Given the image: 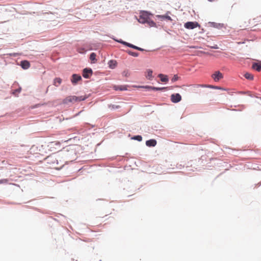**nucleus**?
<instances>
[{
	"label": "nucleus",
	"instance_id": "33",
	"mask_svg": "<svg viewBox=\"0 0 261 261\" xmlns=\"http://www.w3.org/2000/svg\"><path fill=\"white\" fill-rule=\"evenodd\" d=\"M80 49H86V48H84V47H82V48H80Z\"/></svg>",
	"mask_w": 261,
	"mask_h": 261
},
{
	"label": "nucleus",
	"instance_id": "23",
	"mask_svg": "<svg viewBox=\"0 0 261 261\" xmlns=\"http://www.w3.org/2000/svg\"><path fill=\"white\" fill-rule=\"evenodd\" d=\"M244 76L247 80H253V75L250 73H248V72L244 74Z\"/></svg>",
	"mask_w": 261,
	"mask_h": 261
},
{
	"label": "nucleus",
	"instance_id": "5",
	"mask_svg": "<svg viewBox=\"0 0 261 261\" xmlns=\"http://www.w3.org/2000/svg\"><path fill=\"white\" fill-rule=\"evenodd\" d=\"M198 26L199 24L196 21H188L184 24L185 28L187 29H194Z\"/></svg>",
	"mask_w": 261,
	"mask_h": 261
},
{
	"label": "nucleus",
	"instance_id": "29",
	"mask_svg": "<svg viewBox=\"0 0 261 261\" xmlns=\"http://www.w3.org/2000/svg\"><path fill=\"white\" fill-rule=\"evenodd\" d=\"M8 182V180L7 179H3L0 180V184H6Z\"/></svg>",
	"mask_w": 261,
	"mask_h": 261
},
{
	"label": "nucleus",
	"instance_id": "17",
	"mask_svg": "<svg viewBox=\"0 0 261 261\" xmlns=\"http://www.w3.org/2000/svg\"><path fill=\"white\" fill-rule=\"evenodd\" d=\"M158 76L160 78L161 81L164 83H167L168 82V78L167 75L163 74H159Z\"/></svg>",
	"mask_w": 261,
	"mask_h": 261
},
{
	"label": "nucleus",
	"instance_id": "21",
	"mask_svg": "<svg viewBox=\"0 0 261 261\" xmlns=\"http://www.w3.org/2000/svg\"><path fill=\"white\" fill-rule=\"evenodd\" d=\"M252 68L257 71H260L261 70V66L257 63H254L252 65Z\"/></svg>",
	"mask_w": 261,
	"mask_h": 261
},
{
	"label": "nucleus",
	"instance_id": "26",
	"mask_svg": "<svg viewBox=\"0 0 261 261\" xmlns=\"http://www.w3.org/2000/svg\"><path fill=\"white\" fill-rule=\"evenodd\" d=\"M133 138L134 139L138 140V141H141L142 140V137L140 135L136 136Z\"/></svg>",
	"mask_w": 261,
	"mask_h": 261
},
{
	"label": "nucleus",
	"instance_id": "25",
	"mask_svg": "<svg viewBox=\"0 0 261 261\" xmlns=\"http://www.w3.org/2000/svg\"><path fill=\"white\" fill-rule=\"evenodd\" d=\"M122 75L124 76H125V77L128 76L129 75V73L128 70H126L123 71V72H122Z\"/></svg>",
	"mask_w": 261,
	"mask_h": 261
},
{
	"label": "nucleus",
	"instance_id": "24",
	"mask_svg": "<svg viewBox=\"0 0 261 261\" xmlns=\"http://www.w3.org/2000/svg\"><path fill=\"white\" fill-rule=\"evenodd\" d=\"M96 55L94 53H92L91 55H90V59L92 62V63H95V62L96 61Z\"/></svg>",
	"mask_w": 261,
	"mask_h": 261
},
{
	"label": "nucleus",
	"instance_id": "15",
	"mask_svg": "<svg viewBox=\"0 0 261 261\" xmlns=\"http://www.w3.org/2000/svg\"><path fill=\"white\" fill-rule=\"evenodd\" d=\"M156 144V141L154 139H150L146 142V145L148 147H154Z\"/></svg>",
	"mask_w": 261,
	"mask_h": 261
},
{
	"label": "nucleus",
	"instance_id": "9",
	"mask_svg": "<svg viewBox=\"0 0 261 261\" xmlns=\"http://www.w3.org/2000/svg\"><path fill=\"white\" fill-rule=\"evenodd\" d=\"M117 41L124 44L126 47H129L133 49H142V48H141L140 47H138V46L133 45L131 43L124 41L121 39H120L119 40H117Z\"/></svg>",
	"mask_w": 261,
	"mask_h": 261
},
{
	"label": "nucleus",
	"instance_id": "32",
	"mask_svg": "<svg viewBox=\"0 0 261 261\" xmlns=\"http://www.w3.org/2000/svg\"><path fill=\"white\" fill-rule=\"evenodd\" d=\"M88 49H93V47L92 46H91L90 47H89Z\"/></svg>",
	"mask_w": 261,
	"mask_h": 261
},
{
	"label": "nucleus",
	"instance_id": "7",
	"mask_svg": "<svg viewBox=\"0 0 261 261\" xmlns=\"http://www.w3.org/2000/svg\"><path fill=\"white\" fill-rule=\"evenodd\" d=\"M169 14H171V12L167 11L165 15H156V17L160 19L161 20L167 19L168 20L172 21V19L169 15Z\"/></svg>",
	"mask_w": 261,
	"mask_h": 261
},
{
	"label": "nucleus",
	"instance_id": "22",
	"mask_svg": "<svg viewBox=\"0 0 261 261\" xmlns=\"http://www.w3.org/2000/svg\"><path fill=\"white\" fill-rule=\"evenodd\" d=\"M149 27H153L156 26V23L152 20L150 18L148 19L147 21L146 22Z\"/></svg>",
	"mask_w": 261,
	"mask_h": 261
},
{
	"label": "nucleus",
	"instance_id": "34",
	"mask_svg": "<svg viewBox=\"0 0 261 261\" xmlns=\"http://www.w3.org/2000/svg\"><path fill=\"white\" fill-rule=\"evenodd\" d=\"M209 2H213L214 0H208Z\"/></svg>",
	"mask_w": 261,
	"mask_h": 261
},
{
	"label": "nucleus",
	"instance_id": "12",
	"mask_svg": "<svg viewBox=\"0 0 261 261\" xmlns=\"http://www.w3.org/2000/svg\"><path fill=\"white\" fill-rule=\"evenodd\" d=\"M153 71L150 69H148L145 71V77L147 79L149 80H152L153 78V76L152 75Z\"/></svg>",
	"mask_w": 261,
	"mask_h": 261
},
{
	"label": "nucleus",
	"instance_id": "11",
	"mask_svg": "<svg viewBox=\"0 0 261 261\" xmlns=\"http://www.w3.org/2000/svg\"><path fill=\"white\" fill-rule=\"evenodd\" d=\"M82 80L81 75L76 74H73L72 75L71 82L73 85H75L77 83Z\"/></svg>",
	"mask_w": 261,
	"mask_h": 261
},
{
	"label": "nucleus",
	"instance_id": "35",
	"mask_svg": "<svg viewBox=\"0 0 261 261\" xmlns=\"http://www.w3.org/2000/svg\"><path fill=\"white\" fill-rule=\"evenodd\" d=\"M259 98H260V99L261 100V97H260Z\"/></svg>",
	"mask_w": 261,
	"mask_h": 261
},
{
	"label": "nucleus",
	"instance_id": "28",
	"mask_svg": "<svg viewBox=\"0 0 261 261\" xmlns=\"http://www.w3.org/2000/svg\"><path fill=\"white\" fill-rule=\"evenodd\" d=\"M115 90H126V88L124 87V86H121L120 87H118V88H115Z\"/></svg>",
	"mask_w": 261,
	"mask_h": 261
},
{
	"label": "nucleus",
	"instance_id": "10",
	"mask_svg": "<svg viewBox=\"0 0 261 261\" xmlns=\"http://www.w3.org/2000/svg\"><path fill=\"white\" fill-rule=\"evenodd\" d=\"M92 74V70L90 68H85L83 71V76L86 79H88Z\"/></svg>",
	"mask_w": 261,
	"mask_h": 261
},
{
	"label": "nucleus",
	"instance_id": "18",
	"mask_svg": "<svg viewBox=\"0 0 261 261\" xmlns=\"http://www.w3.org/2000/svg\"><path fill=\"white\" fill-rule=\"evenodd\" d=\"M109 66L111 69H114L116 67L117 62L115 60H110L108 62Z\"/></svg>",
	"mask_w": 261,
	"mask_h": 261
},
{
	"label": "nucleus",
	"instance_id": "6",
	"mask_svg": "<svg viewBox=\"0 0 261 261\" xmlns=\"http://www.w3.org/2000/svg\"><path fill=\"white\" fill-rule=\"evenodd\" d=\"M212 77L215 82H218L223 78V75L219 71H216L212 75Z\"/></svg>",
	"mask_w": 261,
	"mask_h": 261
},
{
	"label": "nucleus",
	"instance_id": "16",
	"mask_svg": "<svg viewBox=\"0 0 261 261\" xmlns=\"http://www.w3.org/2000/svg\"><path fill=\"white\" fill-rule=\"evenodd\" d=\"M20 65L22 68H23L24 69H27L30 67V64L27 61H22L21 62Z\"/></svg>",
	"mask_w": 261,
	"mask_h": 261
},
{
	"label": "nucleus",
	"instance_id": "14",
	"mask_svg": "<svg viewBox=\"0 0 261 261\" xmlns=\"http://www.w3.org/2000/svg\"><path fill=\"white\" fill-rule=\"evenodd\" d=\"M142 88H147V89H150L156 91H161V90H167L169 88L168 87H151L149 86H143Z\"/></svg>",
	"mask_w": 261,
	"mask_h": 261
},
{
	"label": "nucleus",
	"instance_id": "30",
	"mask_svg": "<svg viewBox=\"0 0 261 261\" xmlns=\"http://www.w3.org/2000/svg\"><path fill=\"white\" fill-rule=\"evenodd\" d=\"M211 49H218V47L213 46L211 47Z\"/></svg>",
	"mask_w": 261,
	"mask_h": 261
},
{
	"label": "nucleus",
	"instance_id": "4",
	"mask_svg": "<svg viewBox=\"0 0 261 261\" xmlns=\"http://www.w3.org/2000/svg\"><path fill=\"white\" fill-rule=\"evenodd\" d=\"M221 53L218 51L212 50L211 53L205 52L203 51H198L197 55L199 56H202L203 55L214 56L216 57H219L220 56Z\"/></svg>",
	"mask_w": 261,
	"mask_h": 261
},
{
	"label": "nucleus",
	"instance_id": "3",
	"mask_svg": "<svg viewBox=\"0 0 261 261\" xmlns=\"http://www.w3.org/2000/svg\"><path fill=\"white\" fill-rule=\"evenodd\" d=\"M47 146L48 150L53 152H56L61 149V144L58 141L49 142Z\"/></svg>",
	"mask_w": 261,
	"mask_h": 261
},
{
	"label": "nucleus",
	"instance_id": "19",
	"mask_svg": "<svg viewBox=\"0 0 261 261\" xmlns=\"http://www.w3.org/2000/svg\"><path fill=\"white\" fill-rule=\"evenodd\" d=\"M126 51L128 55L133 57H136L139 56V53L134 51L133 50H126Z\"/></svg>",
	"mask_w": 261,
	"mask_h": 261
},
{
	"label": "nucleus",
	"instance_id": "31",
	"mask_svg": "<svg viewBox=\"0 0 261 261\" xmlns=\"http://www.w3.org/2000/svg\"><path fill=\"white\" fill-rule=\"evenodd\" d=\"M198 86H199V87H205V86L203 85H199Z\"/></svg>",
	"mask_w": 261,
	"mask_h": 261
},
{
	"label": "nucleus",
	"instance_id": "2",
	"mask_svg": "<svg viewBox=\"0 0 261 261\" xmlns=\"http://www.w3.org/2000/svg\"><path fill=\"white\" fill-rule=\"evenodd\" d=\"M150 16H152V14L150 13L145 11H141L137 19L140 23L144 24L146 23Z\"/></svg>",
	"mask_w": 261,
	"mask_h": 261
},
{
	"label": "nucleus",
	"instance_id": "13",
	"mask_svg": "<svg viewBox=\"0 0 261 261\" xmlns=\"http://www.w3.org/2000/svg\"><path fill=\"white\" fill-rule=\"evenodd\" d=\"M208 24L210 27L220 29L224 27L223 23H216L214 22H209Z\"/></svg>",
	"mask_w": 261,
	"mask_h": 261
},
{
	"label": "nucleus",
	"instance_id": "1",
	"mask_svg": "<svg viewBox=\"0 0 261 261\" xmlns=\"http://www.w3.org/2000/svg\"><path fill=\"white\" fill-rule=\"evenodd\" d=\"M86 97L81 96H69L66 97L63 100V103L64 104H69V103H74L76 101H81L84 100L86 99Z\"/></svg>",
	"mask_w": 261,
	"mask_h": 261
},
{
	"label": "nucleus",
	"instance_id": "20",
	"mask_svg": "<svg viewBox=\"0 0 261 261\" xmlns=\"http://www.w3.org/2000/svg\"><path fill=\"white\" fill-rule=\"evenodd\" d=\"M61 82L62 79L59 77H57L54 80V85L55 86L58 87L61 84Z\"/></svg>",
	"mask_w": 261,
	"mask_h": 261
},
{
	"label": "nucleus",
	"instance_id": "27",
	"mask_svg": "<svg viewBox=\"0 0 261 261\" xmlns=\"http://www.w3.org/2000/svg\"><path fill=\"white\" fill-rule=\"evenodd\" d=\"M179 79V77L177 74H175L173 77H172L171 81L172 82H174L176 81H177Z\"/></svg>",
	"mask_w": 261,
	"mask_h": 261
},
{
	"label": "nucleus",
	"instance_id": "8",
	"mask_svg": "<svg viewBox=\"0 0 261 261\" xmlns=\"http://www.w3.org/2000/svg\"><path fill=\"white\" fill-rule=\"evenodd\" d=\"M181 100V96L178 93L172 94L171 95V101L173 103H177Z\"/></svg>",
	"mask_w": 261,
	"mask_h": 261
}]
</instances>
